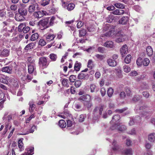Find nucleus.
<instances>
[{"instance_id": "nucleus-12", "label": "nucleus", "mask_w": 155, "mask_h": 155, "mask_svg": "<svg viewBox=\"0 0 155 155\" xmlns=\"http://www.w3.org/2000/svg\"><path fill=\"white\" fill-rule=\"evenodd\" d=\"M36 69L35 65V64H29L28 65V71L29 74L33 73L34 70Z\"/></svg>"}, {"instance_id": "nucleus-2", "label": "nucleus", "mask_w": 155, "mask_h": 155, "mask_svg": "<svg viewBox=\"0 0 155 155\" xmlns=\"http://www.w3.org/2000/svg\"><path fill=\"white\" fill-rule=\"evenodd\" d=\"M48 22L49 18H47L39 21L38 23V25L41 30H44L49 27Z\"/></svg>"}, {"instance_id": "nucleus-13", "label": "nucleus", "mask_w": 155, "mask_h": 155, "mask_svg": "<svg viewBox=\"0 0 155 155\" xmlns=\"http://www.w3.org/2000/svg\"><path fill=\"white\" fill-rule=\"evenodd\" d=\"M122 154L123 155H132L133 151L131 149H127L122 150Z\"/></svg>"}, {"instance_id": "nucleus-22", "label": "nucleus", "mask_w": 155, "mask_h": 155, "mask_svg": "<svg viewBox=\"0 0 155 155\" xmlns=\"http://www.w3.org/2000/svg\"><path fill=\"white\" fill-rule=\"evenodd\" d=\"M149 140L151 142H154L155 141V134L152 133L150 134L148 136Z\"/></svg>"}, {"instance_id": "nucleus-58", "label": "nucleus", "mask_w": 155, "mask_h": 155, "mask_svg": "<svg viewBox=\"0 0 155 155\" xmlns=\"http://www.w3.org/2000/svg\"><path fill=\"white\" fill-rule=\"evenodd\" d=\"M138 74V73L136 71H132L129 75L130 76H136Z\"/></svg>"}, {"instance_id": "nucleus-63", "label": "nucleus", "mask_w": 155, "mask_h": 155, "mask_svg": "<svg viewBox=\"0 0 155 155\" xmlns=\"http://www.w3.org/2000/svg\"><path fill=\"white\" fill-rule=\"evenodd\" d=\"M119 126V124H115L112 126L110 127V129L112 130H114L117 129V128L118 129V126Z\"/></svg>"}, {"instance_id": "nucleus-15", "label": "nucleus", "mask_w": 155, "mask_h": 155, "mask_svg": "<svg viewBox=\"0 0 155 155\" xmlns=\"http://www.w3.org/2000/svg\"><path fill=\"white\" fill-rule=\"evenodd\" d=\"M45 37L47 41L49 42L54 39L56 37V35L54 34H49L48 35H46Z\"/></svg>"}, {"instance_id": "nucleus-33", "label": "nucleus", "mask_w": 155, "mask_h": 155, "mask_svg": "<svg viewBox=\"0 0 155 155\" xmlns=\"http://www.w3.org/2000/svg\"><path fill=\"white\" fill-rule=\"evenodd\" d=\"M84 105L86 107L88 110H89L91 107L92 106V103L91 101H89L88 102H85L84 103Z\"/></svg>"}, {"instance_id": "nucleus-44", "label": "nucleus", "mask_w": 155, "mask_h": 155, "mask_svg": "<svg viewBox=\"0 0 155 155\" xmlns=\"http://www.w3.org/2000/svg\"><path fill=\"white\" fill-rule=\"evenodd\" d=\"M36 5L34 4H32L30 5L28 8V11L29 12H32L35 10Z\"/></svg>"}, {"instance_id": "nucleus-19", "label": "nucleus", "mask_w": 155, "mask_h": 155, "mask_svg": "<svg viewBox=\"0 0 155 155\" xmlns=\"http://www.w3.org/2000/svg\"><path fill=\"white\" fill-rule=\"evenodd\" d=\"M107 62L108 65L110 66L114 67L117 65L116 61L111 59L110 58L107 59Z\"/></svg>"}, {"instance_id": "nucleus-4", "label": "nucleus", "mask_w": 155, "mask_h": 155, "mask_svg": "<svg viewBox=\"0 0 155 155\" xmlns=\"http://www.w3.org/2000/svg\"><path fill=\"white\" fill-rule=\"evenodd\" d=\"M110 26L109 24H107L104 28L103 29V30L105 31H106L108 29H109V31L106 33L105 34V35L107 37L112 36L114 34V28L112 27V28L110 29Z\"/></svg>"}, {"instance_id": "nucleus-51", "label": "nucleus", "mask_w": 155, "mask_h": 155, "mask_svg": "<svg viewBox=\"0 0 155 155\" xmlns=\"http://www.w3.org/2000/svg\"><path fill=\"white\" fill-rule=\"evenodd\" d=\"M50 58L53 61H55L57 58V55L54 54H51L50 55Z\"/></svg>"}, {"instance_id": "nucleus-53", "label": "nucleus", "mask_w": 155, "mask_h": 155, "mask_svg": "<svg viewBox=\"0 0 155 155\" xmlns=\"http://www.w3.org/2000/svg\"><path fill=\"white\" fill-rule=\"evenodd\" d=\"M89 32H93L94 31L95 29L94 26L93 25H91L87 28Z\"/></svg>"}, {"instance_id": "nucleus-60", "label": "nucleus", "mask_w": 155, "mask_h": 155, "mask_svg": "<svg viewBox=\"0 0 155 155\" xmlns=\"http://www.w3.org/2000/svg\"><path fill=\"white\" fill-rule=\"evenodd\" d=\"M50 1V0H43L41 5L43 6H45L49 4Z\"/></svg>"}, {"instance_id": "nucleus-17", "label": "nucleus", "mask_w": 155, "mask_h": 155, "mask_svg": "<svg viewBox=\"0 0 155 155\" xmlns=\"http://www.w3.org/2000/svg\"><path fill=\"white\" fill-rule=\"evenodd\" d=\"M124 11L123 10L116 9V10L111 12L112 14L116 15H121L124 14Z\"/></svg>"}, {"instance_id": "nucleus-39", "label": "nucleus", "mask_w": 155, "mask_h": 155, "mask_svg": "<svg viewBox=\"0 0 155 155\" xmlns=\"http://www.w3.org/2000/svg\"><path fill=\"white\" fill-rule=\"evenodd\" d=\"M123 70L125 72L128 73L130 71L131 68L128 65H125L123 67Z\"/></svg>"}, {"instance_id": "nucleus-35", "label": "nucleus", "mask_w": 155, "mask_h": 155, "mask_svg": "<svg viewBox=\"0 0 155 155\" xmlns=\"http://www.w3.org/2000/svg\"><path fill=\"white\" fill-rule=\"evenodd\" d=\"M38 33H35L33 34L30 40L31 41H34L38 38Z\"/></svg>"}, {"instance_id": "nucleus-56", "label": "nucleus", "mask_w": 155, "mask_h": 155, "mask_svg": "<svg viewBox=\"0 0 155 155\" xmlns=\"http://www.w3.org/2000/svg\"><path fill=\"white\" fill-rule=\"evenodd\" d=\"M126 128L125 125H122L119 127L118 130L120 131H124L126 129Z\"/></svg>"}, {"instance_id": "nucleus-36", "label": "nucleus", "mask_w": 155, "mask_h": 155, "mask_svg": "<svg viewBox=\"0 0 155 155\" xmlns=\"http://www.w3.org/2000/svg\"><path fill=\"white\" fill-rule=\"evenodd\" d=\"M87 33L86 30L84 29H81L79 30V37H84L86 35Z\"/></svg>"}, {"instance_id": "nucleus-29", "label": "nucleus", "mask_w": 155, "mask_h": 155, "mask_svg": "<svg viewBox=\"0 0 155 155\" xmlns=\"http://www.w3.org/2000/svg\"><path fill=\"white\" fill-rule=\"evenodd\" d=\"M94 66V61L91 60H89L87 62V67L91 69Z\"/></svg>"}, {"instance_id": "nucleus-38", "label": "nucleus", "mask_w": 155, "mask_h": 155, "mask_svg": "<svg viewBox=\"0 0 155 155\" xmlns=\"http://www.w3.org/2000/svg\"><path fill=\"white\" fill-rule=\"evenodd\" d=\"M90 89L91 92L92 93L94 92L95 91L96 92L98 91V90L96 89V86L94 84H91L90 85Z\"/></svg>"}, {"instance_id": "nucleus-59", "label": "nucleus", "mask_w": 155, "mask_h": 155, "mask_svg": "<svg viewBox=\"0 0 155 155\" xmlns=\"http://www.w3.org/2000/svg\"><path fill=\"white\" fill-rule=\"evenodd\" d=\"M100 91L101 96L102 97L104 96L106 93L105 89L104 87L101 88Z\"/></svg>"}, {"instance_id": "nucleus-37", "label": "nucleus", "mask_w": 155, "mask_h": 155, "mask_svg": "<svg viewBox=\"0 0 155 155\" xmlns=\"http://www.w3.org/2000/svg\"><path fill=\"white\" fill-rule=\"evenodd\" d=\"M115 71L117 76L119 78H122L123 75L121 73V71L120 69H115Z\"/></svg>"}, {"instance_id": "nucleus-23", "label": "nucleus", "mask_w": 155, "mask_h": 155, "mask_svg": "<svg viewBox=\"0 0 155 155\" xmlns=\"http://www.w3.org/2000/svg\"><path fill=\"white\" fill-rule=\"evenodd\" d=\"M128 20V18L127 16H124L120 19L119 21L120 23L122 25H125L127 23Z\"/></svg>"}, {"instance_id": "nucleus-9", "label": "nucleus", "mask_w": 155, "mask_h": 155, "mask_svg": "<svg viewBox=\"0 0 155 155\" xmlns=\"http://www.w3.org/2000/svg\"><path fill=\"white\" fill-rule=\"evenodd\" d=\"M0 56L2 57H7L9 54V49H4L3 50H0Z\"/></svg>"}, {"instance_id": "nucleus-54", "label": "nucleus", "mask_w": 155, "mask_h": 155, "mask_svg": "<svg viewBox=\"0 0 155 155\" xmlns=\"http://www.w3.org/2000/svg\"><path fill=\"white\" fill-rule=\"evenodd\" d=\"M143 60L141 58L139 57L138 58L137 60V64L138 65H141L143 63Z\"/></svg>"}, {"instance_id": "nucleus-49", "label": "nucleus", "mask_w": 155, "mask_h": 155, "mask_svg": "<svg viewBox=\"0 0 155 155\" xmlns=\"http://www.w3.org/2000/svg\"><path fill=\"white\" fill-rule=\"evenodd\" d=\"M141 97L139 95H137L134 96L132 98V101L134 102H136L140 100Z\"/></svg>"}, {"instance_id": "nucleus-64", "label": "nucleus", "mask_w": 155, "mask_h": 155, "mask_svg": "<svg viewBox=\"0 0 155 155\" xmlns=\"http://www.w3.org/2000/svg\"><path fill=\"white\" fill-rule=\"evenodd\" d=\"M142 94L144 97L146 98H148L150 96L149 93L147 91L143 92L142 93Z\"/></svg>"}, {"instance_id": "nucleus-43", "label": "nucleus", "mask_w": 155, "mask_h": 155, "mask_svg": "<svg viewBox=\"0 0 155 155\" xmlns=\"http://www.w3.org/2000/svg\"><path fill=\"white\" fill-rule=\"evenodd\" d=\"M75 5L72 3H70L68 4L67 6V9L68 11L72 10L74 8Z\"/></svg>"}, {"instance_id": "nucleus-8", "label": "nucleus", "mask_w": 155, "mask_h": 155, "mask_svg": "<svg viewBox=\"0 0 155 155\" xmlns=\"http://www.w3.org/2000/svg\"><path fill=\"white\" fill-rule=\"evenodd\" d=\"M121 54L122 57H124L128 52L127 47L126 45H124L120 49Z\"/></svg>"}, {"instance_id": "nucleus-55", "label": "nucleus", "mask_w": 155, "mask_h": 155, "mask_svg": "<svg viewBox=\"0 0 155 155\" xmlns=\"http://www.w3.org/2000/svg\"><path fill=\"white\" fill-rule=\"evenodd\" d=\"M86 116L85 115L81 114L80 115L79 118V120L80 122H83Z\"/></svg>"}, {"instance_id": "nucleus-20", "label": "nucleus", "mask_w": 155, "mask_h": 155, "mask_svg": "<svg viewBox=\"0 0 155 155\" xmlns=\"http://www.w3.org/2000/svg\"><path fill=\"white\" fill-rule=\"evenodd\" d=\"M15 19L17 21H21L24 20L25 17L23 15H21L17 13L16 14L15 16Z\"/></svg>"}, {"instance_id": "nucleus-52", "label": "nucleus", "mask_w": 155, "mask_h": 155, "mask_svg": "<svg viewBox=\"0 0 155 155\" xmlns=\"http://www.w3.org/2000/svg\"><path fill=\"white\" fill-rule=\"evenodd\" d=\"M97 51L102 53H104L105 49L104 48L102 47H98L97 48Z\"/></svg>"}, {"instance_id": "nucleus-18", "label": "nucleus", "mask_w": 155, "mask_h": 155, "mask_svg": "<svg viewBox=\"0 0 155 155\" xmlns=\"http://www.w3.org/2000/svg\"><path fill=\"white\" fill-rule=\"evenodd\" d=\"M89 77V75L88 74H84L82 73H80L78 76V78L79 79H86L87 80Z\"/></svg>"}, {"instance_id": "nucleus-28", "label": "nucleus", "mask_w": 155, "mask_h": 155, "mask_svg": "<svg viewBox=\"0 0 155 155\" xmlns=\"http://www.w3.org/2000/svg\"><path fill=\"white\" fill-rule=\"evenodd\" d=\"M23 140V138L20 139L18 140V147L19 149L22 150H23L24 147H23V143L22 142V140Z\"/></svg>"}, {"instance_id": "nucleus-30", "label": "nucleus", "mask_w": 155, "mask_h": 155, "mask_svg": "<svg viewBox=\"0 0 155 155\" xmlns=\"http://www.w3.org/2000/svg\"><path fill=\"white\" fill-rule=\"evenodd\" d=\"M69 81L66 78L63 79L61 81L62 85L65 87H69Z\"/></svg>"}, {"instance_id": "nucleus-26", "label": "nucleus", "mask_w": 155, "mask_h": 155, "mask_svg": "<svg viewBox=\"0 0 155 155\" xmlns=\"http://www.w3.org/2000/svg\"><path fill=\"white\" fill-rule=\"evenodd\" d=\"M35 44L34 42L31 43L27 45L25 48L26 50H28L33 48V47L35 46Z\"/></svg>"}, {"instance_id": "nucleus-62", "label": "nucleus", "mask_w": 155, "mask_h": 155, "mask_svg": "<svg viewBox=\"0 0 155 155\" xmlns=\"http://www.w3.org/2000/svg\"><path fill=\"white\" fill-rule=\"evenodd\" d=\"M95 57H96L98 59L101 60H103L104 58L103 55L99 54H97L95 55Z\"/></svg>"}, {"instance_id": "nucleus-48", "label": "nucleus", "mask_w": 155, "mask_h": 155, "mask_svg": "<svg viewBox=\"0 0 155 155\" xmlns=\"http://www.w3.org/2000/svg\"><path fill=\"white\" fill-rule=\"evenodd\" d=\"M150 60L147 58H145L143 62V64L146 66H148Z\"/></svg>"}, {"instance_id": "nucleus-27", "label": "nucleus", "mask_w": 155, "mask_h": 155, "mask_svg": "<svg viewBox=\"0 0 155 155\" xmlns=\"http://www.w3.org/2000/svg\"><path fill=\"white\" fill-rule=\"evenodd\" d=\"M59 126L61 128H65L66 126V124L65 121L63 120H60L59 121Z\"/></svg>"}, {"instance_id": "nucleus-57", "label": "nucleus", "mask_w": 155, "mask_h": 155, "mask_svg": "<svg viewBox=\"0 0 155 155\" xmlns=\"http://www.w3.org/2000/svg\"><path fill=\"white\" fill-rule=\"evenodd\" d=\"M76 79V77L75 75H71L69 78L70 81L72 82H74Z\"/></svg>"}, {"instance_id": "nucleus-1", "label": "nucleus", "mask_w": 155, "mask_h": 155, "mask_svg": "<svg viewBox=\"0 0 155 155\" xmlns=\"http://www.w3.org/2000/svg\"><path fill=\"white\" fill-rule=\"evenodd\" d=\"M115 36L116 38L115 41L118 43L124 41L127 38V36L123 34L122 31H118L116 33Z\"/></svg>"}, {"instance_id": "nucleus-11", "label": "nucleus", "mask_w": 155, "mask_h": 155, "mask_svg": "<svg viewBox=\"0 0 155 155\" xmlns=\"http://www.w3.org/2000/svg\"><path fill=\"white\" fill-rule=\"evenodd\" d=\"M36 129V127L35 125H30L29 128L27 130H25V133L22 134L21 135H26L29 133H33Z\"/></svg>"}, {"instance_id": "nucleus-10", "label": "nucleus", "mask_w": 155, "mask_h": 155, "mask_svg": "<svg viewBox=\"0 0 155 155\" xmlns=\"http://www.w3.org/2000/svg\"><path fill=\"white\" fill-rule=\"evenodd\" d=\"M140 117L138 116L136 117L135 118H130L129 122L130 125L131 126L134 125L135 122H137L140 121Z\"/></svg>"}, {"instance_id": "nucleus-5", "label": "nucleus", "mask_w": 155, "mask_h": 155, "mask_svg": "<svg viewBox=\"0 0 155 155\" xmlns=\"http://www.w3.org/2000/svg\"><path fill=\"white\" fill-rule=\"evenodd\" d=\"M39 63L40 66L44 68H46L49 64L45 57H41L39 58Z\"/></svg>"}, {"instance_id": "nucleus-45", "label": "nucleus", "mask_w": 155, "mask_h": 155, "mask_svg": "<svg viewBox=\"0 0 155 155\" xmlns=\"http://www.w3.org/2000/svg\"><path fill=\"white\" fill-rule=\"evenodd\" d=\"M25 27V23H21L20 24L18 27V30L19 32L22 31L24 28Z\"/></svg>"}, {"instance_id": "nucleus-47", "label": "nucleus", "mask_w": 155, "mask_h": 155, "mask_svg": "<svg viewBox=\"0 0 155 155\" xmlns=\"http://www.w3.org/2000/svg\"><path fill=\"white\" fill-rule=\"evenodd\" d=\"M29 104L30 106V108L29 109V111H31L35 109V105L32 103V102L30 101L29 102Z\"/></svg>"}, {"instance_id": "nucleus-25", "label": "nucleus", "mask_w": 155, "mask_h": 155, "mask_svg": "<svg viewBox=\"0 0 155 155\" xmlns=\"http://www.w3.org/2000/svg\"><path fill=\"white\" fill-rule=\"evenodd\" d=\"M81 64L78 61H76L74 66L75 70L78 71L80 70L81 67Z\"/></svg>"}, {"instance_id": "nucleus-31", "label": "nucleus", "mask_w": 155, "mask_h": 155, "mask_svg": "<svg viewBox=\"0 0 155 155\" xmlns=\"http://www.w3.org/2000/svg\"><path fill=\"white\" fill-rule=\"evenodd\" d=\"M120 116L119 115L117 114L114 115L112 117L111 122L114 123V122H116L120 119Z\"/></svg>"}, {"instance_id": "nucleus-6", "label": "nucleus", "mask_w": 155, "mask_h": 155, "mask_svg": "<svg viewBox=\"0 0 155 155\" xmlns=\"http://www.w3.org/2000/svg\"><path fill=\"white\" fill-rule=\"evenodd\" d=\"M103 46L107 48L113 49L115 46L114 42L111 41H108L104 43Z\"/></svg>"}, {"instance_id": "nucleus-40", "label": "nucleus", "mask_w": 155, "mask_h": 155, "mask_svg": "<svg viewBox=\"0 0 155 155\" xmlns=\"http://www.w3.org/2000/svg\"><path fill=\"white\" fill-rule=\"evenodd\" d=\"M115 6L117 8L120 9H124V5L120 3H116L114 4Z\"/></svg>"}, {"instance_id": "nucleus-34", "label": "nucleus", "mask_w": 155, "mask_h": 155, "mask_svg": "<svg viewBox=\"0 0 155 155\" xmlns=\"http://www.w3.org/2000/svg\"><path fill=\"white\" fill-rule=\"evenodd\" d=\"M98 110H99V114H101L103 110V106L101 105L99 107H96L94 110V112H96Z\"/></svg>"}, {"instance_id": "nucleus-3", "label": "nucleus", "mask_w": 155, "mask_h": 155, "mask_svg": "<svg viewBox=\"0 0 155 155\" xmlns=\"http://www.w3.org/2000/svg\"><path fill=\"white\" fill-rule=\"evenodd\" d=\"M16 64L15 62H12L9 66H6L2 68V72L7 73L9 74H12L13 72V68L15 67Z\"/></svg>"}, {"instance_id": "nucleus-50", "label": "nucleus", "mask_w": 155, "mask_h": 155, "mask_svg": "<svg viewBox=\"0 0 155 155\" xmlns=\"http://www.w3.org/2000/svg\"><path fill=\"white\" fill-rule=\"evenodd\" d=\"M81 81L80 80L76 81L74 83V85L75 86L78 88L81 86Z\"/></svg>"}, {"instance_id": "nucleus-7", "label": "nucleus", "mask_w": 155, "mask_h": 155, "mask_svg": "<svg viewBox=\"0 0 155 155\" xmlns=\"http://www.w3.org/2000/svg\"><path fill=\"white\" fill-rule=\"evenodd\" d=\"M80 101H84L85 102H88L91 100V97L88 94L84 95L81 96L78 98Z\"/></svg>"}, {"instance_id": "nucleus-46", "label": "nucleus", "mask_w": 155, "mask_h": 155, "mask_svg": "<svg viewBox=\"0 0 155 155\" xmlns=\"http://www.w3.org/2000/svg\"><path fill=\"white\" fill-rule=\"evenodd\" d=\"M55 19V18L52 16L50 18V20H49V24H48L49 26H52L54 23V21Z\"/></svg>"}, {"instance_id": "nucleus-16", "label": "nucleus", "mask_w": 155, "mask_h": 155, "mask_svg": "<svg viewBox=\"0 0 155 155\" xmlns=\"http://www.w3.org/2000/svg\"><path fill=\"white\" fill-rule=\"evenodd\" d=\"M18 14L24 16L27 15V10L25 8H19L18 9Z\"/></svg>"}, {"instance_id": "nucleus-24", "label": "nucleus", "mask_w": 155, "mask_h": 155, "mask_svg": "<svg viewBox=\"0 0 155 155\" xmlns=\"http://www.w3.org/2000/svg\"><path fill=\"white\" fill-rule=\"evenodd\" d=\"M147 54L149 56H151L153 54V51L151 46H148L146 48Z\"/></svg>"}, {"instance_id": "nucleus-14", "label": "nucleus", "mask_w": 155, "mask_h": 155, "mask_svg": "<svg viewBox=\"0 0 155 155\" xmlns=\"http://www.w3.org/2000/svg\"><path fill=\"white\" fill-rule=\"evenodd\" d=\"M112 150L114 151H117L119 150L120 148V147L118 145L117 141L114 140L112 143Z\"/></svg>"}, {"instance_id": "nucleus-41", "label": "nucleus", "mask_w": 155, "mask_h": 155, "mask_svg": "<svg viewBox=\"0 0 155 155\" xmlns=\"http://www.w3.org/2000/svg\"><path fill=\"white\" fill-rule=\"evenodd\" d=\"M114 93V90L111 87H110L108 88L107 91V94L108 97H112Z\"/></svg>"}, {"instance_id": "nucleus-42", "label": "nucleus", "mask_w": 155, "mask_h": 155, "mask_svg": "<svg viewBox=\"0 0 155 155\" xmlns=\"http://www.w3.org/2000/svg\"><path fill=\"white\" fill-rule=\"evenodd\" d=\"M131 56L130 55H128L124 59V61L127 64H129L131 60Z\"/></svg>"}, {"instance_id": "nucleus-32", "label": "nucleus", "mask_w": 155, "mask_h": 155, "mask_svg": "<svg viewBox=\"0 0 155 155\" xmlns=\"http://www.w3.org/2000/svg\"><path fill=\"white\" fill-rule=\"evenodd\" d=\"M34 16L37 18H40L43 16L41 11H38L35 13Z\"/></svg>"}, {"instance_id": "nucleus-21", "label": "nucleus", "mask_w": 155, "mask_h": 155, "mask_svg": "<svg viewBox=\"0 0 155 155\" xmlns=\"http://www.w3.org/2000/svg\"><path fill=\"white\" fill-rule=\"evenodd\" d=\"M4 29L5 31H8L9 32H12L14 29V26H8L7 27H4Z\"/></svg>"}, {"instance_id": "nucleus-61", "label": "nucleus", "mask_w": 155, "mask_h": 155, "mask_svg": "<svg viewBox=\"0 0 155 155\" xmlns=\"http://www.w3.org/2000/svg\"><path fill=\"white\" fill-rule=\"evenodd\" d=\"M39 43L40 45L42 46L45 45L46 44L45 41L43 39H41L39 42Z\"/></svg>"}]
</instances>
